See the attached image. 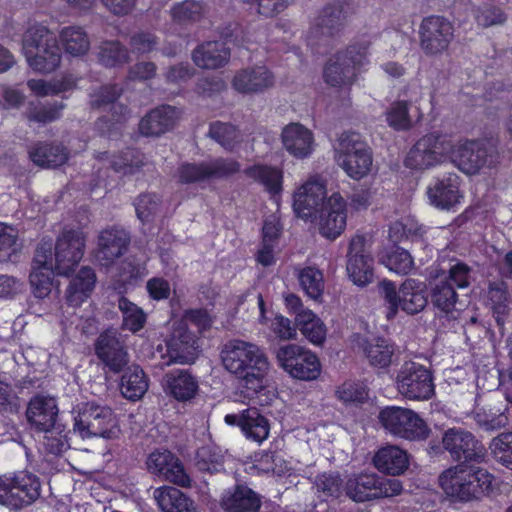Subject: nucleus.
<instances>
[{"mask_svg":"<svg viewBox=\"0 0 512 512\" xmlns=\"http://www.w3.org/2000/svg\"><path fill=\"white\" fill-rule=\"evenodd\" d=\"M223 368L236 377L239 388L231 395L235 403L247 404L257 400L261 406L269 405L275 397L271 387V363L265 351L255 343L232 339L220 350Z\"/></svg>","mask_w":512,"mask_h":512,"instance_id":"obj_1","label":"nucleus"},{"mask_svg":"<svg viewBox=\"0 0 512 512\" xmlns=\"http://www.w3.org/2000/svg\"><path fill=\"white\" fill-rule=\"evenodd\" d=\"M494 476L487 469L467 463L444 470L438 477L439 487L451 502L479 500L493 490Z\"/></svg>","mask_w":512,"mask_h":512,"instance_id":"obj_2","label":"nucleus"},{"mask_svg":"<svg viewBox=\"0 0 512 512\" xmlns=\"http://www.w3.org/2000/svg\"><path fill=\"white\" fill-rule=\"evenodd\" d=\"M23 53L27 63L35 72H54L61 62V50L57 38L42 24L31 25L23 36Z\"/></svg>","mask_w":512,"mask_h":512,"instance_id":"obj_3","label":"nucleus"},{"mask_svg":"<svg viewBox=\"0 0 512 512\" xmlns=\"http://www.w3.org/2000/svg\"><path fill=\"white\" fill-rule=\"evenodd\" d=\"M380 294L384 301L387 319H393L398 311L415 315L427 305V287L422 281L406 279L399 287L391 281L384 280L379 284Z\"/></svg>","mask_w":512,"mask_h":512,"instance_id":"obj_4","label":"nucleus"},{"mask_svg":"<svg viewBox=\"0 0 512 512\" xmlns=\"http://www.w3.org/2000/svg\"><path fill=\"white\" fill-rule=\"evenodd\" d=\"M368 54L367 41L354 43L345 51L337 52L329 58L324 67V81L333 87L351 86L358 73L369 63Z\"/></svg>","mask_w":512,"mask_h":512,"instance_id":"obj_5","label":"nucleus"},{"mask_svg":"<svg viewBox=\"0 0 512 512\" xmlns=\"http://www.w3.org/2000/svg\"><path fill=\"white\" fill-rule=\"evenodd\" d=\"M74 431L82 438L101 437L115 439L120 435V426L112 409L105 405L88 402L79 408L74 417Z\"/></svg>","mask_w":512,"mask_h":512,"instance_id":"obj_6","label":"nucleus"},{"mask_svg":"<svg viewBox=\"0 0 512 512\" xmlns=\"http://www.w3.org/2000/svg\"><path fill=\"white\" fill-rule=\"evenodd\" d=\"M335 159L345 173L355 180L366 177L372 169V153L355 132L340 135L335 147Z\"/></svg>","mask_w":512,"mask_h":512,"instance_id":"obj_7","label":"nucleus"},{"mask_svg":"<svg viewBox=\"0 0 512 512\" xmlns=\"http://www.w3.org/2000/svg\"><path fill=\"white\" fill-rule=\"evenodd\" d=\"M451 147V135L437 132L427 134L420 138L409 151L405 165L415 170L436 167L448 161Z\"/></svg>","mask_w":512,"mask_h":512,"instance_id":"obj_8","label":"nucleus"},{"mask_svg":"<svg viewBox=\"0 0 512 512\" xmlns=\"http://www.w3.org/2000/svg\"><path fill=\"white\" fill-rule=\"evenodd\" d=\"M275 357L278 366L294 379L311 381L321 374L319 358L304 346L298 344L280 346Z\"/></svg>","mask_w":512,"mask_h":512,"instance_id":"obj_9","label":"nucleus"},{"mask_svg":"<svg viewBox=\"0 0 512 512\" xmlns=\"http://www.w3.org/2000/svg\"><path fill=\"white\" fill-rule=\"evenodd\" d=\"M383 427L394 436L407 440H423L430 429L426 422L413 410L391 406L379 414Z\"/></svg>","mask_w":512,"mask_h":512,"instance_id":"obj_10","label":"nucleus"},{"mask_svg":"<svg viewBox=\"0 0 512 512\" xmlns=\"http://www.w3.org/2000/svg\"><path fill=\"white\" fill-rule=\"evenodd\" d=\"M395 385L398 392L409 400L424 401L435 393L430 371L416 362H405L397 373Z\"/></svg>","mask_w":512,"mask_h":512,"instance_id":"obj_11","label":"nucleus"},{"mask_svg":"<svg viewBox=\"0 0 512 512\" xmlns=\"http://www.w3.org/2000/svg\"><path fill=\"white\" fill-rule=\"evenodd\" d=\"M40 495L38 478L29 473L0 477V505L20 509L31 504Z\"/></svg>","mask_w":512,"mask_h":512,"instance_id":"obj_12","label":"nucleus"},{"mask_svg":"<svg viewBox=\"0 0 512 512\" xmlns=\"http://www.w3.org/2000/svg\"><path fill=\"white\" fill-rule=\"evenodd\" d=\"M327 199L325 181L318 175L309 176L294 191L293 211L304 221H314Z\"/></svg>","mask_w":512,"mask_h":512,"instance_id":"obj_13","label":"nucleus"},{"mask_svg":"<svg viewBox=\"0 0 512 512\" xmlns=\"http://www.w3.org/2000/svg\"><path fill=\"white\" fill-rule=\"evenodd\" d=\"M86 235L80 229L65 230L55 245L53 265L59 275H68L84 255Z\"/></svg>","mask_w":512,"mask_h":512,"instance_id":"obj_14","label":"nucleus"},{"mask_svg":"<svg viewBox=\"0 0 512 512\" xmlns=\"http://www.w3.org/2000/svg\"><path fill=\"white\" fill-rule=\"evenodd\" d=\"M448 160L467 175L478 174L488 164V153L484 144L478 140L455 139Z\"/></svg>","mask_w":512,"mask_h":512,"instance_id":"obj_15","label":"nucleus"},{"mask_svg":"<svg viewBox=\"0 0 512 512\" xmlns=\"http://www.w3.org/2000/svg\"><path fill=\"white\" fill-rule=\"evenodd\" d=\"M421 98L420 87L406 88L400 98L394 101L386 111V121L389 126L396 130H407L415 120L421 119L423 114L419 106Z\"/></svg>","mask_w":512,"mask_h":512,"instance_id":"obj_16","label":"nucleus"},{"mask_svg":"<svg viewBox=\"0 0 512 512\" xmlns=\"http://www.w3.org/2000/svg\"><path fill=\"white\" fill-rule=\"evenodd\" d=\"M347 210V202L339 193L329 196L314 218L319 233L329 240L338 238L346 229Z\"/></svg>","mask_w":512,"mask_h":512,"instance_id":"obj_17","label":"nucleus"},{"mask_svg":"<svg viewBox=\"0 0 512 512\" xmlns=\"http://www.w3.org/2000/svg\"><path fill=\"white\" fill-rule=\"evenodd\" d=\"M442 443L451 457L466 462H481L486 456V449L474 435L463 429L453 427L445 431Z\"/></svg>","mask_w":512,"mask_h":512,"instance_id":"obj_18","label":"nucleus"},{"mask_svg":"<svg viewBox=\"0 0 512 512\" xmlns=\"http://www.w3.org/2000/svg\"><path fill=\"white\" fill-rule=\"evenodd\" d=\"M419 33L422 50L434 56L447 50L454 37V28L445 18L431 16L422 21Z\"/></svg>","mask_w":512,"mask_h":512,"instance_id":"obj_19","label":"nucleus"},{"mask_svg":"<svg viewBox=\"0 0 512 512\" xmlns=\"http://www.w3.org/2000/svg\"><path fill=\"white\" fill-rule=\"evenodd\" d=\"M462 180L455 173H450L437 179L427 187V197L430 205L444 211H456L464 203Z\"/></svg>","mask_w":512,"mask_h":512,"instance_id":"obj_20","label":"nucleus"},{"mask_svg":"<svg viewBox=\"0 0 512 512\" xmlns=\"http://www.w3.org/2000/svg\"><path fill=\"white\" fill-rule=\"evenodd\" d=\"M346 270L353 284L364 287L374 278V259L366 247V240L355 235L349 243Z\"/></svg>","mask_w":512,"mask_h":512,"instance_id":"obj_21","label":"nucleus"},{"mask_svg":"<svg viewBox=\"0 0 512 512\" xmlns=\"http://www.w3.org/2000/svg\"><path fill=\"white\" fill-rule=\"evenodd\" d=\"M224 422L228 426L238 427L248 441L259 445L270 436L269 419L255 407L243 409L238 413L226 414Z\"/></svg>","mask_w":512,"mask_h":512,"instance_id":"obj_22","label":"nucleus"},{"mask_svg":"<svg viewBox=\"0 0 512 512\" xmlns=\"http://www.w3.org/2000/svg\"><path fill=\"white\" fill-rule=\"evenodd\" d=\"M54 271L52 243L50 241H43L36 249L29 276L32 293L35 297L45 298L51 293L54 287L52 280Z\"/></svg>","mask_w":512,"mask_h":512,"instance_id":"obj_23","label":"nucleus"},{"mask_svg":"<svg viewBox=\"0 0 512 512\" xmlns=\"http://www.w3.org/2000/svg\"><path fill=\"white\" fill-rule=\"evenodd\" d=\"M146 468L161 480L170 481L180 486L190 485V479L181 462L166 449H157L151 452L146 460Z\"/></svg>","mask_w":512,"mask_h":512,"instance_id":"obj_24","label":"nucleus"},{"mask_svg":"<svg viewBox=\"0 0 512 512\" xmlns=\"http://www.w3.org/2000/svg\"><path fill=\"white\" fill-rule=\"evenodd\" d=\"M280 136L283 148L295 159L308 158L315 150L313 132L301 123L286 125Z\"/></svg>","mask_w":512,"mask_h":512,"instance_id":"obj_25","label":"nucleus"},{"mask_svg":"<svg viewBox=\"0 0 512 512\" xmlns=\"http://www.w3.org/2000/svg\"><path fill=\"white\" fill-rule=\"evenodd\" d=\"M162 386L164 392L178 402L192 401L200 392L199 378L186 369L165 374Z\"/></svg>","mask_w":512,"mask_h":512,"instance_id":"obj_26","label":"nucleus"},{"mask_svg":"<svg viewBox=\"0 0 512 512\" xmlns=\"http://www.w3.org/2000/svg\"><path fill=\"white\" fill-rule=\"evenodd\" d=\"M239 164L234 160L217 159L205 164H184L178 172L182 183L199 182L214 177H224L239 170Z\"/></svg>","mask_w":512,"mask_h":512,"instance_id":"obj_27","label":"nucleus"},{"mask_svg":"<svg viewBox=\"0 0 512 512\" xmlns=\"http://www.w3.org/2000/svg\"><path fill=\"white\" fill-rule=\"evenodd\" d=\"M59 408L54 397L38 394L28 403L26 416L29 424L38 431L49 432L54 428Z\"/></svg>","mask_w":512,"mask_h":512,"instance_id":"obj_28","label":"nucleus"},{"mask_svg":"<svg viewBox=\"0 0 512 512\" xmlns=\"http://www.w3.org/2000/svg\"><path fill=\"white\" fill-rule=\"evenodd\" d=\"M128 244L129 237L125 230L105 229L98 236L94 257L102 266H109L126 252Z\"/></svg>","mask_w":512,"mask_h":512,"instance_id":"obj_29","label":"nucleus"},{"mask_svg":"<svg viewBox=\"0 0 512 512\" xmlns=\"http://www.w3.org/2000/svg\"><path fill=\"white\" fill-rule=\"evenodd\" d=\"M171 362L180 364L193 363L199 352L198 340L183 324H179L172 337L166 342Z\"/></svg>","mask_w":512,"mask_h":512,"instance_id":"obj_30","label":"nucleus"},{"mask_svg":"<svg viewBox=\"0 0 512 512\" xmlns=\"http://www.w3.org/2000/svg\"><path fill=\"white\" fill-rule=\"evenodd\" d=\"M96 354L113 372H120L128 363L127 352L114 330L102 333L96 343Z\"/></svg>","mask_w":512,"mask_h":512,"instance_id":"obj_31","label":"nucleus"},{"mask_svg":"<svg viewBox=\"0 0 512 512\" xmlns=\"http://www.w3.org/2000/svg\"><path fill=\"white\" fill-rule=\"evenodd\" d=\"M274 84L272 73L264 66L238 71L233 80V88L242 94L260 93Z\"/></svg>","mask_w":512,"mask_h":512,"instance_id":"obj_32","label":"nucleus"},{"mask_svg":"<svg viewBox=\"0 0 512 512\" xmlns=\"http://www.w3.org/2000/svg\"><path fill=\"white\" fill-rule=\"evenodd\" d=\"M408 453L395 445L381 447L373 457L375 468L392 476L403 474L409 467Z\"/></svg>","mask_w":512,"mask_h":512,"instance_id":"obj_33","label":"nucleus"},{"mask_svg":"<svg viewBox=\"0 0 512 512\" xmlns=\"http://www.w3.org/2000/svg\"><path fill=\"white\" fill-rule=\"evenodd\" d=\"M220 505L226 512H256L260 499L250 488L237 485L224 491Z\"/></svg>","mask_w":512,"mask_h":512,"instance_id":"obj_34","label":"nucleus"},{"mask_svg":"<svg viewBox=\"0 0 512 512\" xmlns=\"http://www.w3.org/2000/svg\"><path fill=\"white\" fill-rule=\"evenodd\" d=\"M97 277L90 267H82L70 280L66 290L69 305L77 307L84 303L92 294Z\"/></svg>","mask_w":512,"mask_h":512,"instance_id":"obj_35","label":"nucleus"},{"mask_svg":"<svg viewBox=\"0 0 512 512\" xmlns=\"http://www.w3.org/2000/svg\"><path fill=\"white\" fill-rule=\"evenodd\" d=\"M179 118V112L171 106H162L147 114L139 124L145 136H158L171 129Z\"/></svg>","mask_w":512,"mask_h":512,"instance_id":"obj_36","label":"nucleus"},{"mask_svg":"<svg viewBox=\"0 0 512 512\" xmlns=\"http://www.w3.org/2000/svg\"><path fill=\"white\" fill-rule=\"evenodd\" d=\"M297 329L303 337L315 346H322L327 337V326L311 309H302L294 318Z\"/></svg>","mask_w":512,"mask_h":512,"instance_id":"obj_37","label":"nucleus"},{"mask_svg":"<svg viewBox=\"0 0 512 512\" xmlns=\"http://www.w3.org/2000/svg\"><path fill=\"white\" fill-rule=\"evenodd\" d=\"M230 57V51L224 43L209 41L199 45L192 54L194 63L203 69H216L224 66Z\"/></svg>","mask_w":512,"mask_h":512,"instance_id":"obj_38","label":"nucleus"},{"mask_svg":"<svg viewBox=\"0 0 512 512\" xmlns=\"http://www.w3.org/2000/svg\"><path fill=\"white\" fill-rule=\"evenodd\" d=\"M245 173L261 184L271 196L276 197L282 193L284 173L281 168L258 164L246 169Z\"/></svg>","mask_w":512,"mask_h":512,"instance_id":"obj_39","label":"nucleus"},{"mask_svg":"<svg viewBox=\"0 0 512 512\" xmlns=\"http://www.w3.org/2000/svg\"><path fill=\"white\" fill-rule=\"evenodd\" d=\"M154 498L163 512H198L193 501L174 487L156 489Z\"/></svg>","mask_w":512,"mask_h":512,"instance_id":"obj_40","label":"nucleus"},{"mask_svg":"<svg viewBox=\"0 0 512 512\" xmlns=\"http://www.w3.org/2000/svg\"><path fill=\"white\" fill-rule=\"evenodd\" d=\"M361 349L368 363L374 368H387L392 363L394 347L383 338L365 339L361 343Z\"/></svg>","mask_w":512,"mask_h":512,"instance_id":"obj_41","label":"nucleus"},{"mask_svg":"<svg viewBox=\"0 0 512 512\" xmlns=\"http://www.w3.org/2000/svg\"><path fill=\"white\" fill-rule=\"evenodd\" d=\"M148 389V380L144 371L137 365L130 366L121 378L122 395L131 401L141 399Z\"/></svg>","mask_w":512,"mask_h":512,"instance_id":"obj_42","label":"nucleus"},{"mask_svg":"<svg viewBox=\"0 0 512 512\" xmlns=\"http://www.w3.org/2000/svg\"><path fill=\"white\" fill-rule=\"evenodd\" d=\"M260 310L259 322L267 325L280 340H295L297 338V327L291 320L281 314H274L268 317L265 311V303L261 295L258 296Z\"/></svg>","mask_w":512,"mask_h":512,"instance_id":"obj_43","label":"nucleus"},{"mask_svg":"<svg viewBox=\"0 0 512 512\" xmlns=\"http://www.w3.org/2000/svg\"><path fill=\"white\" fill-rule=\"evenodd\" d=\"M145 275L144 267L125 260L111 274V287L119 294L126 293L134 283Z\"/></svg>","mask_w":512,"mask_h":512,"instance_id":"obj_44","label":"nucleus"},{"mask_svg":"<svg viewBox=\"0 0 512 512\" xmlns=\"http://www.w3.org/2000/svg\"><path fill=\"white\" fill-rule=\"evenodd\" d=\"M23 248L18 230L6 223L0 222V262L15 263Z\"/></svg>","mask_w":512,"mask_h":512,"instance_id":"obj_45","label":"nucleus"},{"mask_svg":"<svg viewBox=\"0 0 512 512\" xmlns=\"http://www.w3.org/2000/svg\"><path fill=\"white\" fill-rule=\"evenodd\" d=\"M379 261L390 271L407 275L414 269V261L410 253L398 246L385 248L379 253Z\"/></svg>","mask_w":512,"mask_h":512,"instance_id":"obj_46","label":"nucleus"},{"mask_svg":"<svg viewBox=\"0 0 512 512\" xmlns=\"http://www.w3.org/2000/svg\"><path fill=\"white\" fill-rule=\"evenodd\" d=\"M377 475L365 473L350 478L346 484L347 495L356 502H364L375 499Z\"/></svg>","mask_w":512,"mask_h":512,"instance_id":"obj_47","label":"nucleus"},{"mask_svg":"<svg viewBox=\"0 0 512 512\" xmlns=\"http://www.w3.org/2000/svg\"><path fill=\"white\" fill-rule=\"evenodd\" d=\"M32 161L42 167H57L65 163L67 153L59 145L40 144L30 151Z\"/></svg>","mask_w":512,"mask_h":512,"instance_id":"obj_48","label":"nucleus"},{"mask_svg":"<svg viewBox=\"0 0 512 512\" xmlns=\"http://www.w3.org/2000/svg\"><path fill=\"white\" fill-rule=\"evenodd\" d=\"M489 451L495 462L512 471V431L502 432L492 438Z\"/></svg>","mask_w":512,"mask_h":512,"instance_id":"obj_49","label":"nucleus"},{"mask_svg":"<svg viewBox=\"0 0 512 512\" xmlns=\"http://www.w3.org/2000/svg\"><path fill=\"white\" fill-rule=\"evenodd\" d=\"M298 279L305 294L314 301H321L324 292V277L322 272L314 267L300 270Z\"/></svg>","mask_w":512,"mask_h":512,"instance_id":"obj_50","label":"nucleus"},{"mask_svg":"<svg viewBox=\"0 0 512 512\" xmlns=\"http://www.w3.org/2000/svg\"><path fill=\"white\" fill-rule=\"evenodd\" d=\"M60 39L66 53L72 56L85 54L89 49V40L80 27H65L60 33Z\"/></svg>","mask_w":512,"mask_h":512,"instance_id":"obj_51","label":"nucleus"},{"mask_svg":"<svg viewBox=\"0 0 512 512\" xmlns=\"http://www.w3.org/2000/svg\"><path fill=\"white\" fill-rule=\"evenodd\" d=\"M118 308L122 313L123 327L132 333L140 331L146 323L145 312L125 297H120Z\"/></svg>","mask_w":512,"mask_h":512,"instance_id":"obj_52","label":"nucleus"},{"mask_svg":"<svg viewBox=\"0 0 512 512\" xmlns=\"http://www.w3.org/2000/svg\"><path fill=\"white\" fill-rule=\"evenodd\" d=\"M72 85V79L66 77L62 80L30 79L27 81V87L31 94L36 97L57 95L61 92L67 91L72 87Z\"/></svg>","mask_w":512,"mask_h":512,"instance_id":"obj_53","label":"nucleus"},{"mask_svg":"<svg viewBox=\"0 0 512 512\" xmlns=\"http://www.w3.org/2000/svg\"><path fill=\"white\" fill-rule=\"evenodd\" d=\"M433 305L442 313L448 315L455 310L457 294L447 282L439 281L431 291Z\"/></svg>","mask_w":512,"mask_h":512,"instance_id":"obj_54","label":"nucleus"},{"mask_svg":"<svg viewBox=\"0 0 512 512\" xmlns=\"http://www.w3.org/2000/svg\"><path fill=\"white\" fill-rule=\"evenodd\" d=\"M205 14V6L201 2L195 0H185L182 3L174 5L171 9L173 20L180 24L197 22Z\"/></svg>","mask_w":512,"mask_h":512,"instance_id":"obj_55","label":"nucleus"},{"mask_svg":"<svg viewBox=\"0 0 512 512\" xmlns=\"http://www.w3.org/2000/svg\"><path fill=\"white\" fill-rule=\"evenodd\" d=\"M336 395L344 403H361L368 397V390L363 383L347 381L338 387Z\"/></svg>","mask_w":512,"mask_h":512,"instance_id":"obj_56","label":"nucleus"},{"mask_svg":"<svg viewBox=\"0 0 512 512\" xmlns=\"http://www.w3.org/2000/svg\"><path fill=\"white\" fill-rule=\"evenodd\" d=\"M210 135L225 149H233L240 137L237 129L227 123H214L210 127Z\"/></svg>","mask_w":512,"mask_h":512,"instance_id":"obj_57","label":"nucleus"},{"mask_svg":"<svg viewBox=\"0 0 512 512\" xmlns=\"http://www.w3.org/2000/svg\"><path fill=\"white\" fill-rule=\"evenodd\" d=\"M127 53L117 42H105L99 48V61L107 67H116L125 63Z\"/></svg>","mask_w":512,"mask_h":512,"instance_id":"obj_58","label":"nucleus"},{"mask_svg":"<svg viewBox=\"0 0 512 512\" xmlns=\"http://www.w3.org/2000/svg\"><path fill=\"white\" fill-rule=\"evenodd\" d=\"M422 230L413 218L406 217L391 224L389 235L394 241H401L404 238L421 235Z\"/></svg>","mask_w":512,"mask_h":512,"instance_id":"obj_59","label":"nucleus"},{"mask_svg":"<svg viewBox=\"0 0 512 512\" xmlns=\"http://www.w3.org/2000/svg\"><path fill=\"white\" fill-rule=\"evenodd\" d=\"M197 466L202 471L218 472L223 468V456L210 447H202L197 452Z\"/></svg>","mask_w":512,"mask_h":512,"instance_id":"obj_60","label":"nucleus"},{"mask_svg":"<svg viewBox=\"0 0 512 512\" xmlns=\"http://www.w3.org/2000/svg\"><path fill=\"white\" fill-rule=\"evenodd\" d=\"M488 298L491 308L497 314V322H500V316L506 313L507 309V287L503 282L493 283L489 287Z\"/></svg>","mask_w":512,"mask_h":512,"instance_id":"obj_61","label":"nucleus"},{"mask_svg":"<svg viewBox=\"0 0 512 512\" xmlns=\"http://www.w3.org/2000/svg\"><path fill=\"white\" fill-rule=\"evenodd\" d=\"M43 445L51 454H61L69 448L67 434L59 427L50 428L45 432Z\"/></svg>","mask_w":512,"mask_h":512,"instance_id":"obj_62","label":"nucleus"},{"mask_svg":"<svg viewBox=\"0 0 512 512\" xmlns=\"http://www.w3.org/2000/svg\"><path fill=\"white\" fill-rule=\"evenodd\" d=\"M159 207V199L155 195L144 194L137 198L135 202L136 214L143 223L150 220Z\"/></svg>","mask_w":512,"mask_h":512,"instance_id":"obj_63","label":"nucleus"},{"mask_svg":"<svg viewBox=\"0 0 512 512\" xmlns=\"http://www.w3.org/2000/svg\"><path fill=\"white\" fill-rule=\"evenodd\" d=\"M374 491L375 499L394 497L402 493L403 485L398 479L380 478L377 476V484Z\"/></svg>","mask_w":512,"mask_h":512,"instance_id":"obj_64","label":"nucleus"}]
</instances>
